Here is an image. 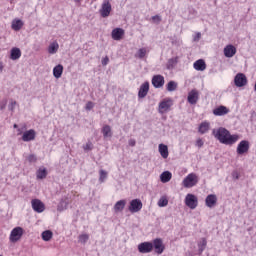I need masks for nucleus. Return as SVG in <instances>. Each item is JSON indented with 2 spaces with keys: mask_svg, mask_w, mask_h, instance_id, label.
Segmentation results:
<instances>
[{
  "mask_svg": "<svg viewBox=\"0 0 256 256\" xmlns=\"http://www.w3.org/2000/svg\"><path fill=\"white\" fill-rule=\"evenodd\" d=\"M213 134L214 137L222 143V145H233L239 141V135H231V132L223 127L218 128L216 132L213 130Z\"/></svg>",
  "mask_w": 256,
  "mask_h": 256,
  "instance_id": "1",
  "label": "nucleus"
},
{
  "mask_svg": "<svg viewBox=\"0 0 256 256\" xmlns=\"http://www.w3.org/2000/svg\"><path fill=\"white\" fill-rule=\"evenodd\" d=\"M198 183L199 177L195 173L188 174L182 181V185L186 189H191V187H195V185H197Z\"/></svg>",
  "mask_w": 256,
  "mask_h": 256,
  "instance_id": "2",
  "label": "nucleus"
},
{
  "mask_svg": "<svg viewBox=\"0 0 256 256\" xmlns=\"http://www.w3.org/2000/svg\"><path fill=\"white\" fill-rule=\"evenodd\" d=\"M171 107H173V100L170 98L164 99L159 103L158 112L163 115V113L170 111Z\"/></svg>",
  "mask_w": 256,
  "mask_h": 256,
  "instance_id": "3",
  "label": "nucleus"
},
{
  "mask_svg": "<svg viewBox=\"0 0 256 256\" xmlns=\"http://www.w3.org/2000/svg\"><path fill=\"white\" fill-rule=\"evenodd\" d=\"M111 11H112L111 2H109V0H104L99 10L101 17L106 19V17H109V15H111Z\"/></svg>",
  "mask_w": 256,
  "mask_h": 256,
  "instance_id": "4",
  "label": "nucleus"
},
{
  "mask_svg": "<svg viewBox=\"0 0 256 256\" xmlns=\"http://www.w3.org/2000/svg\"><path fill=\"white\" fill-rule=\"evenodd\" d=\"M199 204L197 196L194 194H187L185 197V205L189 207V209H197V205Z\"/></svg>",
  "mask_w": 256,
  "mask_h": 256,
  "instance_id": "5",
  "label": "nucleus"
},
{
  "mask_svg": "<svg viewBox=\"0 0 256 256\" xmlns=\"http://www.w3.org/2000/svg\"><path fill=\"white\" fill-rule=\"evenodd\" d=\"M23 237V229L21 227H15L10 233V242L17 243Z\"/></svg>",
  "mask_w": 256,
  "mask_h": 256,
  "instance_id": "6",
  "label": "nucleus"
},
{
  "mask_svg": "<svg viewBox=\"0 0 256 256\" xmlns=\"http://www.w3.org/2000/svg\"><path fill=\"white\" fill-rule=\"evenodd\" d=\"M128 209L130 213H139V211L143 209V202H141L139 199H133L130 202V206Z\"/></svg>",
  "mask_w": 256,
  "mask_h": 256,
  "instance_id": "7",
  "label": "nucleus"
},
{
  "mask_svg": "<svg viewBox=\"0 0 256 256\" xmlns=\"http://www.w3.org/2000/svg\"><path fill=\"white\" fill-rule=\"evenodd\" d=\"M249 152V141L247 140H242L236 149V153L238 155H245V153Z\"/></svg>",
  "mask_w": 256,
  "mask_h": 256,
  "instance_id": "8",
  "label": "nucleus"
},
{
  "mask_svg": "<svg viewBox=\"0 0 256 256\" xmlns=\"http://www.w3.org/2000/svg\"><path fill=\"white\" fill-rule=\"evenodd\" d=\"M234 83L236 87H245L247 85V76L243 73H238L234 78Z\"/></svg>",
  "mask_w": 256,
  "mask_h": 256,
  "instance_id": "9",
  "label": "nucleus"
},
{
  "mask_svg": "<svg viewBox=\"0 0 256 256\" xmlns=\"http://www.w3.org/2000/svg\"><path fill=\"white\" fill-rule=\"evenodd\" d=\"M152 245L155 249V253L158 255H161V253L165 251V246L163 245V240L161 238L154 239Z\"/></svg>",
  "mask_w": 256,
  "mask_h": 256,
  "instance_id": "10",
  "label": "nucleus"
},
{
  "mask_svg": "<svg viewBox=\"0 0 256 256\" xmlns=\"http://www.w3.org/2000/svg\"><path fill=\"white\" fill-rule=\"evenodd\" d=\"M152 85L155 87V89H161L163 85H165V77L161 75H155L152 78Z\"/></svg>",
  "mask_w": 256,
  "mask_h": 256,
  "instance_id": "11",
  "label": "nucleus"
},
{
  "mask_svg": "<svg viewBox=\"0 0 256 256\" xmlns=\"http://www.w3.org/2000/svg\"><path fill=\"white\" fill-rule=\"evenodd\" d=\"M31 203H32V209L36 213H43L45 211V204H43V202H41V200L33 199Z\"/></svg>",
  "mask_w": 256,
  "mask_h": 256,
  "instance_id": "12",
  "label": "nucleus"
},
{
  "mask_svg": "<svg viewBox=\"0 0 256 256\" xmlns=\"http://www.w3.org/2000/svg\"><path fill=\"white\" fill-rule=\"evenodd\" d=\"M139 253H151L153 251V243L151 242H142L138 245Z\"/></svg>",
  "mask_w": 256,
  "mask_h": 256,
  "instance_id": "13",
  "label": "nucleus"
},
{
  "mask_svg": "<svg viewBox=\"0 0 256 256\" xmlns=\"http://www.w3.org/2000/svg\"><path fill=\"white\" fill-rule=\"evenodd\" d=\"M188 103L190 105H197V101H199V91L193 89L188 93Z\"/></svg>",
  "mask_w": 256,
  "mask_h": 256,
  "instance_id": "14",
  "label": "nucleus"
},
{
  "mask_svg": "<svg viewBox=\"0 0 256 256\" xmlns=\"http://www.w3.org/2000/svg\"><path fill=\"white\" fill-rule=\"evenodd\" d=\"M236 53H237V48L232 44L225 46L224 56L227 57L228 59H231V57H235Z\"/></svg>",
  "mask_w": 256,
  "mask_h": 256,
  "instance_id": "15",
  "label": "nucleus"
},
{
  "mask_svg": "<svg viewBox=\"0 0 256 256\" xmlns=\"http://www.w3.org/2000/svg\"><path fill=\"white\" fill-rule=\"evenodd\" d=\"M149 93V82H144L139 89L138 97L139 99H145Z\"/></svg>",
  "mask_w": 256,
  "mask_h": 256,
  "instance_id": "16",
  "label": "nucleus"
},
{
  "mask_svg": "<svg viewBox=\"0 0 256 256\" xmlns=\"http://www.w3.org/2000/svg\"><path fill=\"white\" fill-rule=\"evenodd\" d=\"M124 35L125 30H123V28H115L112 30V39H114V41H121Z\"/></svg>",
  "mask_w": 256,
  "mask_h": 256,
  "instance_id": "17",
  "label": "nucleus"
},
{
  "mask_svg": "<svg viewBox=\"0 0 256 256\" xmlns=\"http://www.w3.org/2000/svg\"><path fill=\"white\" fill-rule=\"evenodd\" d=\"M35 130L30 129L23 133L22 135V141L28 143L29 141H34L35 139Z\"/></svg>",
  "mask_w": 256,
  "mask_h": 256,
  "instance_id": "18",
  "label": "nucleus"
},
{
  "mask_svg": "<svg viewBox=\"0 0 256 256\" xmlns=\"http://www.w3.org/2000/svg\"><path fill=\"white\" fill-rule=\"evenodd\" d=\"M206 207L213 209L215 205H217V196L214 194H210L205 199Z\"/></svg>",
  "mask_w": 256,
  "mask_h": 256,
  "instance_id": "19",
  "label": "nucleus"
},
{
  "mask_svg": "<svg viewBox=\"0 0 256 256\" xmlns=\"http://www.w3.org/2000/svg\"><path fill=\"white\" fill-rule=\"evenodd\" d=\"M229 113V109L225 106H219L213 110V115L216 117H223V115H227Z\"/></svg>",
  "mask_w": 256,
  "mask_h": 256,
  "instance_id": "20",
  "label": "nucleus"
},
{
  "mask_svg": "<svg viewBox=\"0 0 256 256\" xmlns=\"http://www.w3.org/2000/svg\"><path fill=\"white\" fill-rule=\"evenodd\" d=\"M193 67L196 71H205V69H207V64H205V60L199 59L194 62Z\"/></svg>",
  "mask_w": 256,
  "mask_h": 256,
  "instance_id": "21",
  "label": "nucleus"
},
{
  "mask_svg": "<svg viewBox=\"0 0 256 256\" xmlns=\"http://www.w3.org/2000/svg\"><path fill=\"white\" fill-rule=\"evenodd\" d=\"M158 151L163 159H167V157H169V147H167V145L159 144Z\"/></svg>",
  "mask_w": 256,
  "mask_h": 256,
  "instance_id": "22",
  "label": "nucleus"
},
{
  "mask_svg": "<svg viewBox=\"0 0 256 256\" xmlns=\"http://www.w3.org/2000/svg\"><path fill=\"white\" fill-rule=\"evenodd\" d=\"M177 63H179V57H174V58H170L167 61L166 64V69H168V71H173V69H175V65H177Z\"/></svg>",
  "mask_w": 256,
  "mask_h": 256,
  "instance_id": "23",
  "label": "nucleus"
},
{
  "mask_svg": "<svg viewBox=\"0 0 256 256\" xmlns=\"http://www.w3.org/2000/svg\"><path fill=\"white\" fill-rule=\"evenodd\" d=\"M21 58V49L15 47L11 49L10 52V59H12V61H17V59Z\"/></svg>",
  "mask_w": 256,
  "mask_h": 256,
  "instance_id": "24",
  "label": "nucleus"
},
{
  "mask_svg": "<svg viewBox=\"0 0 256 256\" xmlns=\"http://www.w3.org/2000/svg\"><path fill=\"white\" fill-rule=\"evenodd\" d=\"M11 28L14 31H21L23 28V21L21 19H14L11 24Z\"/></svg>",
  "mask_w": 256,
  "mask_h": 256,
  "instance_id": "25",
  "label": "nucleus"
},
{
  "mask_svg": "<svg viewBox=\"0 0 256 256\" xmlns=\"http://www.w3.org/2000/svg\"><path fill=\"white\" fill-rule=\"evenodd\" d=\"M53 75L56 79H61V75H63V65L58 64L53 68Z\"/></svg>",
  "mask_w": 256,
  "mask_h": 256,
  "instance_id": "26",
  "label": "nucleus"
},
{
  "mask_svg": "<svg viewBox=\"0 0 256 256\" xmlns=\"http://www.w3.org/2000/svg\"><path fill=\"white\" fill-rule=\"evenodd\" d=\"M102 134H103L104 139H107L109 137H113V131L111 130V126L104 125L102 127Z\"/></svg>",
  "mask_w": 256,
  "mask_h": 256,
  "instance_id": "27",
  "label": "nucleus"
},
{
  "mask_svg": "<svg viewBox=\"0 0 256 256\" xmlns=\"http://www.w3.org/2000/svg\"><path fill=\"white\" fill-rule=\"evenodd\" d=\"M173 177V174H171V172L169 171H164L161 175H160V181L162 183H169V181H171V178Z\"/></svg>",
  "mask_w": 256,
  "mask_h": 256,
  "instance_id": "28",
  "label": "nucleus"
},
{
  "mask_svg": "<svg viewBox=\"0 0 256 256\" xmlns=\"http://www.w3.org/2000/svg\"><path fill=\"white\" fill-rule=\"evenodd\" d=\"M125 205H127V201L125 200H119L118 202H116V204L114 205V210L117 211H123V209H125Z\"/></svg>",
  "mask_w": 256,
  "mask_h": 256,
  "instance_id": "29",
  "label": "nucleus"
},
{
  "mask_svg": "<svg viewBox=\"0 0 256 256\" xmlns=\"http://www.w3.org/2000/svg\"><path fill=\"white\" fill-rule=\"evenodd\" d=\"M57 51H59V44L55 42L51 43L48 47V53H50V55H55Z\"/></svg>",
  "mask_w": 256,
  "mask_h": 256,
  "instance_id": "30",
  "label": "nucleus"
},
{
  "mask_svg": "<svg viewBox=\"0 0 256 256\" xmlns=\"http://www.w3.org/2000/svg\"><path fill=\"white\" fill-rule=\"evenodd\" d=\"M43 241H51L53 239V232L51 230H45L42 232Z\"/></svg>",
  "mask_w": 256,
  "mask_h": 256,
  "instance_id": "31",
  "label": "nucleus"
},
{
  "mask_svg": "<svg viewBox=\"0 0 256 256\" xmlns=\"http://www.w3.org/2000/svg\"><path fill=\"white\" fill-rule=\"evenodd\" d=\"M37 179H45L47 177V169L40 168L36 172Z\"/></svg>",
  "mask_w": 256,
  "mask_h": 256,
  "instance_id": "32",
  "label": "nucleus"
},
{
  "mask_svg": "<svg viewBox=\"0 0 256 256\" xmlns=\"http://www.w3.org/2000/svg\"><path fill=\"white\" fill-rule=\"evenodd\" d=\"M207 131H209V123L207 122L201 123L199 126V133H201L202 135H205Z\"/></svg>",
  "mask_w": 256,
  "mask_h": 256,
  "instance_id": "33",
  "label": "nucleus"
},
{
  "mask_svg": "<svg viewBox=\"0 0 256 256\" xmlns=\"http://www.w3.org/2000/svg\"><path fill=\"white\" fill-rule=\"evenodd\" d=\"M69 205V202L67 200H61L57 206V211H65L67 209V206Z\"/></svg>",
  "mask_w": 256,
  "mask_h": 256,
  "instance_id": "34",
  "label": "nucleus"
},
{
  "mask_svg": "<svg viewBox=\"0 0 256 256\" xmlns=\"http://www.w3.org/2000/svg\"><path fill=\"white\" fill-rule=\"evenodd\" d=\"M89 241V234H81L78 236V243L85 245Z\"/></svg>",
  "mask_w": 256,
  "mask_h": 256,
  "instance_id": "35",
  "label": "nucleus"
},
{
  "mask_svg": "<svg viewBox=\"0 0 256 256\" xmlns=\"http://www.w3.org/2000/svg\"><path fill=\"white\" fill-rule=\"evenodd\" d=\"M145 55H147V48H140L136 53V57H138V59H144Z\"/></svg>",
  "mask_w": 256,
  "mask_h": 256,
  "instance_id": "36",
  "label": "nucleus"
},
{
  "mask_svg": "<svg viewBox=\"0 0 256 256\" xmlns=\"http://www.w3.org/2000/svg\"><path fill=\"white\" fill-rule=\"evenodd\" d=\"M177 90V82L175 81H170L167 84V91L173 92Z\"/></svg>",
  "mask_w": 256,
  "mask_h": 256,
  "instance_id": "37",
  "label": "nucleus"
},
{
  "mask_svg": "<svg viewBox=\"0 0 256 256\" xmlns=\"http://www.w3.org/2000/svg\"><path fill=\"white\" fill-rule=\"evenodd\" d=\"M169 205V200L167 198H160L158 201V207H167Z\"/></svg>",
  "mask_w": 256,
  "mask_h": 256,
  "instance_id": "38",
  "label": "nucleus"
},
{
  "mask_svg": "<svg viewBox=\"0 0 256 256\" xmlns=\"http://www.w3.org/2000/svg\"><path fill=\"white\" fill-rule=\"evenodd\" d=\"M99 174H100L99 181L101 183H105V179H107V171L100 170Z\"/></svg>",
  "mask_w": 256,
  "mask_h": 256,
  "instance_id": "39",
  "label": "nucleus"
},
{
  "mask_svg": "<svg viewBox=\"0 0 256 256\" xmlns=\"http://www.w3.org/2000/svg\"><path fill=\"white\" fill-rule=\"evenodd\" d=\"M27 161H29V163H36L37 162V156L35 154H30L27 157Z\"/></svg>",
  "mask_w": 256,
  "mask_h": 256,
  "instance_id": "40",
  "label": "nucleus"
},
{
  "mask_svg": "<svg viewBox=\"0 0 256 256\" xmlns=\"http://www.w3.org/2000/svg\"><path fill=\"white\" fill-rule=\"evenodd\" d=\"M16 106H17V101L11 100V102H10V104L8 106L9 111H12V113H13V111H15V107Z\"/></svg>",
  "mask_w": 256,
  "mask_h": 256,
  "instance_id": "41",
  "label": "nucleus"
},
{
  "mask_svg": "<svg viewBox=\"0 0 256 256\" xmlns=\"http://www.w3.org/2000/svg\"><path fill=\"white\" fill-rule=\"evenodd\" d=\"M84 151H91L93 149V143L88 142L83 146Z\"/></svg>",
  "mask_w": 256,
  "mask_h": 256,
  "instance_id": "42",
  "label": "nucleus"
},
{
  "mask_svg": "<svg viewBox=\"0 0 256 256\" xmlns=\"http://www.w3.org/2000/svg\"><path fill=\"white\" fill-rule=\"evenodd\" d=\"M6 107H7V99H4L0 102V111H5Z\"/></svg>",
  "mask_w": 256,
  "mask_h": 256,
  "instance_id": "43",
  "label": "nucleus"
},
{
  "mask_svg": "<svg viewBox=\"0 0 256 256\" xmlns=\"http://www.w3.org/2000/svg\"><path fill=\"white\" fill-rule=\"evenodd\" d=\"M94 107H95V104L93 102L89 101V102H87L85 109H86V111H91V109H93Z\"/></svg>",
  "mask_w": 256,
  "mask_h": 256,
  "instance_id": "44",
  "label": "nucleus"
},
{
  "mask_svg": "<svg viewBox=\"0 0 256 256\" xmlns=\"http://www.w3.org/2000/svg\"><path fill=\"white\" fill-rule=\"evenodd\" d=\"M152 21H154V23L159 25V23H161V16L159 15L152 16Z\"/></svg>",
  "mask_w": 256,
  "mask_h": 256,
  "instance_id": "45",
  "label": "nucleus"
},
{
  "mask_svg": "<svg viewBox=\"0 0 256 256\" xmlns=\"http://www.w3.org/2000/svg\"><path fill=\"white\" fill-rule=\"evenodd\" d=\"M102 65L103 67L109 65V56H106L102 59Z\"/></svg>",
  "mask_w": 256,
  "mask_h": 256,
  "instance_id": "46",
  "label": "nucleus"
},
{
  "mask_svg": "<svg viewBox=\"0 0 256 256\" xmlns=\"http://www.w3.org/2000/svg\"><path fill=\"white\" fill-rule=\"evenodd\" d=\"M204 145V142L201 138H199L197 141H196V147H199V149H201V147H203Z\"/></svg>",
  "mask_w": 256,
  "mask_h": 256,
  "instance_id": "47",
  "label": "nucleus"
},
{
  "mask_svg": "<svg viewBox=\"0 0 256 256\" xmlns=\"http://www.w3.org/2000/svg\"><path fill=\"white\" fill-rule=\"evenodd\" d=\"M200 245L201 247H207V239L205 238H202V240L200 241V243L198 244Z\"/></svg>",
  "mask_w": 256,
  "mask_h": 256,
  "instance_id": "48",
  "label": "nucleus"
},
{
  "mask_svg": "<svg viewBox=\"0 0 256 256\" xmlns=\"http://www.w3.org/2000/svg\"><path fill=\"white\" fill-rule=\"evenodd\" d=\"M128 144H129L130 147H135V145L137 144V142L135 141V139H130V140L128 141Z\"/></svg>",
  "mask_w": 256,
  "mask_h": 256,
  "instance_id": "49",
  "label": "nucleus"
},
{
  "mask_svg": "<svg viewBox=\"0 0 256 256\" xmlns=\"http://www.w3.org/2000/svg\"><path fill=\"white\" fill-rule=\"evenodd\" d=\"M199 39H201V34H200V32H198V33L194 36V41H199Z\"/></svg>",
  "mask_w": 256,
  "mask_h": 256,
  "instance_id": "50",
  "label": "nucleus"
},
{
  "mask_svg": "<svg viewBox=\"0 0 256 256\" xmlns=\"http://www.w3.org/2000/svg\"><path fill=\"white\" fill-rule=\"evenodd\" d=\"M232 177H233V179H239V173L238 172H233L232 173Z\"/></svg>",
  "mask_w": 256,
  "mask_h": 256,
  "instance_id": "51",
  "label": "nucleus"
},
{
  "mask_svg": "<svg viewBox=\"0 0 256 256\" xmlns=\"http://www.w3.org/2000/svg\"><path fill=\"white\" fill-rule=\"evenodd\" d=\"M198 247H199L198 251L200 254L203 253V251H205V247H203L201 245H198Z\"/></svg>",
  "mask_w": 256,
  "mask_h": 256,
  "instance_id": "52",
  "label": "nucleus"
},
{
  "mask_svg": "<svg viewBox=\"0 0 256 256\" xmlns=\"http://www.w3.org/2000/svg\"><path fill=\"white\" fill-rule=\"evenodd\" d=\"M4 65H3V62H0V73H3V69H4Z\"/></svg>",
  "mask_w": 256,
  "mask_h": 256,
  "instance_id": "53",
  "label": "nucleus"
},
{
  "mask_svg": "<svg viewBox=\"0 0 256 256\" xmlns=\"http://www.w3.org/2000/svg\"><path fill=\"white\" fill-rule=\"evenodd\" d=\"M74 1H75V3L79 4V3H81L82 0H74Z\"/></svg>",
  "mask_w": 256,
  "mask_h": 256,
  "instance_id": "54",
  "label": "nucleus"
},
{
  "mask_svg": "<svg viewBox=\"0 0 256 256\" xmlns=\"http://www.w3.org/2000/svg\"><path fill=\"white\" fill-rule=\"evenodd\" d=\"M14 129H17V124H14Z\"/></svg>",
  "mask_w": 256,
  "mask_h": 256,
  "instance_id": "55",
  "label": "nucleus"
}]
</instances>
